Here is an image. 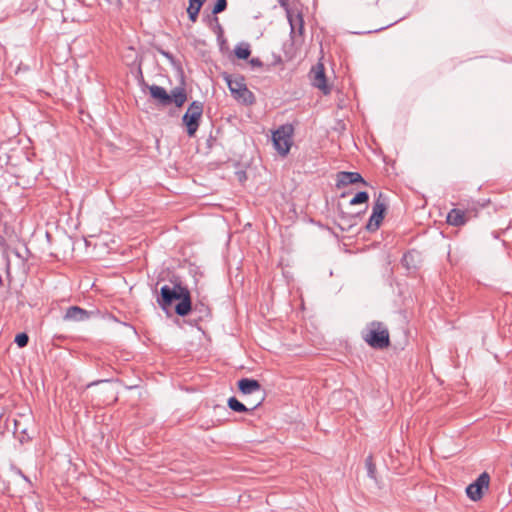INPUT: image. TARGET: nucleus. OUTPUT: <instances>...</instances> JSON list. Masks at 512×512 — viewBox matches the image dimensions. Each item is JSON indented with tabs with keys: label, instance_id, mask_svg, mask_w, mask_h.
I'll return each instance as SVG.
<instances>
[{
	"label": "nucleus",
	"instance_id": "obj_6",
	"mask_svg": "<svg viewBox=\"0 0 512 512\" xmlns=\"http://www.w3.org/2000/svg\"><path fill=\"white\" fill-rule=\"evenodd\" d=\"M241 399L250 407L256 409L265 399V391L262 386H238Z\"/></svg>",
	"mask_w": 512,
	"mask_h": 512
},
{
	"label": "nucleus",
	"instance_id": "obj_26",
	"mask_svg": "<svg viewBox=\"0 0 512 512\" xmlns=\"http://www.w3.org/2000/svg\"><path fill=\"white\" fill-rule=\"evenodd\" d=\"M214 21L216 22V26H217L218 30L221 32V31H222V28H221V25L218 23V18H217V17H215V18H214Z\"/></svg>",
	"mask_w": 512,
	"mask_h": 512
},
{
	"label": "nucleus",
	"instance_id": "obj_7",
	"mask_svg": "<svg viewBox=\"0 0 512 512\" xmlns=\"http://www.w3.org/2000/svg\"><path fill=\"white\" fill-rule=\"evenodd\" d=\"M386 208H387V205H386L385 198L383 197V194L380 193L378 195V197L376 198V200L374 201V204L372 207V214H371V216L368 220V223L366 225V229L369 232H374L379 228V226L384 218V213L386 211Z\"/></svg>",
	"mask_w": 512,
	"mask_h": 512
},
{
	"label": "nucleus",
	"instance_id": "obj_20",
	"mask_svg": "<svg viewBox=\"0 0 512 512\" xmlns=\"http://www.w3.org/2000/svg\"><path fill=\"white\" fill-rule=\"evenodd\" d=\"M227 7V0H217V2L215 3L213 9H212V13L214 15L216 14H219L221 12H223Z\"/></svg>",
	"mask_w": 512,
	"mask_h": 512
},
{
	"label": "nucleus",
	"instance_id": "obj_5",
	"mask_svg": "<svg viewBox=\"0 0 512 512\" xmlns=\"http://www.w3.org/2000/svg\"><path fill=\"white\" fill-rule=\"evenodd\" d=\"M203 113V104L199 101H193L182 117L183 124L186 126L187 134L193 137L198 130Z\"/></svg>",
	"mask_w": 512,
	"mask_h": 512
},
{
	"label": "nucleus",
	"instance_id": "obj_25",
	"mask_svg": "<svg viewBox=\"0 0 512 512\" xmlns=\"http://www.w3.org/2000/svg\"><path fill=\"white\" fill-rule=\"evenodd\" d=\"M105 382H107V380H95V381L90 382L89 384L96 385V384H103Z\"/></svg>",
	"mask_w": 512,
	"mask_h": 512
},
{
	"label": "nucleus",
	"instance_id": "obj_17",
	"mask_svg": "<svg viewBox=\"0 0 512 512\" xmlns=\"http://www.w3.org/2000/svg\"><path fill=\"white\" fill-rule=\"evenodd\" d=\"M234 53L239 59H247L251 54L250 45L248 43H240L236 45Z\"/></svg>",
	"mask_w": 512,
	"mask_h": 512
},
{
	"label": "nucleus",
	"instance_id": "obj_4",
	"mask_svg": "<svg viewBox=\"0 0 512 512\" xmlns=\"http://www.w3.org/2000/svg\"><path fill=\"white\" fill-rule=\"evenodd\" d=\"M294 128L291 124L281 125L272 134V142L275 150L281 155L286 156L293 143Z\"/></svg>",
	"mask_w": 512,
	"mask_h": 512
},
{
	"label": "nucleus",
	"instance_id": "obj_10",
	"mask_svg": "<svg viewBox=\"0 0 512 512\" xmlns=\"http://www.w3.org/2000/svg\"><path fill=\"white\" fill-rule=\"evenodd\" d=\"M287 19L290 24V34L294 39L296 35L302 36L304 33V20L298 11L293 9H287Z\"/></svg>",
	"mask_w": 512,
	"mask_h": 512
},
{
	"label": "nucleus",
	"instance_id": "obj_2",
	"mask_svg": "<svg viewBox=\"0 0 512 512\" xmlns=\"http://www.w3.org/2000/svg\"><path fill=\"white\" fill-rule=\"evenodd\" d=\"M148 89L151 97L161 106H168L174 103L176 107H181L187 100V94L183 87L174 88L171 94L158 85H151Z\"/></svg>",
	"mask_w": 512,
	"mask_h": 512
},
{
	"label": "nucleus",
	"instance_id": "obj_18",
	"mask_svg": "<svg viewBox=\"0 0 512 512\" xmlns=\"http://www.w3.org/2000/svg\"><path fill=\"white\" fill-rule=\"evenodd\" d=\"M369 199V195L365 191L358 192L351 200V205L361 204L367 202Z\"/></svg>",
	"mask_w": 512,
	"mask_h": 512
},
{
	"label": "nucleus",
	"instance_id": "obj_21",
	"mask_svg": "<svg viewBox=\"0 0 512 512\" xmlns=\"http://www.w3.org/2000/svg\"><path fill=\"white\" fill-rule=\"evenodd\" d=\"M29 337L26 333L17 334L15 337V343L20 347H25L28 344Z\"/></svg>",
	"mask_w": 512,
	"mask_h": 512
},
{
	"label": "nucleus",
	"instance_id": "obj_27",
	"mask_svg": "<svg viewBox=\"0 0 512 512\" xmlns=\"http://www.w3.org/2000/svg\"><path fill=\"white\" fill-rule=\"evenodd\" d=\"M163 55H165V56H166V58H169V59H170V58H172V57H171V55H170L169 53L163 52Z\"/></svg>",
	"mask_w": 512,
	"mask_h": 512
},
{
	"label": "nucleus",
	"instance_id": "obj_11",
	"mask_svg": "<svg viewBox=\"0 0 512 512\" xmlns=\"http://www.w3.org/2000/svg\"><path fill=\"white\" fill-rule=\"evenodd\" d=\"M92 314L93 312L79 306H71L66 310L63 319L69 322H84L89 320Z\"/></svg>",
	"mask_w": 512,
	"mask_h": 512
},
{
	"label": "nucleus",
	"instance_id": "obj_24",
	"mask_svg": "<svg viewBox=\"0 0 512 512\" xmlns=\"http://www.w3.org/2000/svg\"><path fill=\"white\" fill-rule=\"evenodd\" d=\"M250 65L252 67H257V68H260L263 66V63L262 61L259 59V58H252L250 61H249Z\"/></svg>",
	"mask_w": 512,
	"mask_h": 512
},
{
	"label": "nucleus",
	"instance_id": "obj_8",
	"mask_svg": "<svg viewBox=\"0 0 512 512\" xmlns=\"http://www.w3.org/2000/svg\"><path fill=\"white\" fill-rule=\"evenodd\" d=\"M490 476L487 472H483L479 477L466 488V494L472 501H478L483 497L484 490H488Z\"/></svg>",
	"mask_w": 512,
	"mask_h": 512
},
{
	"label": "nucleus",
	"instance_id": "obj_28",
	"mask_svg": "<svg viewBox=\"0 0 512 512\" xmlns=\"http://www.w3.org/2000/svg\"><path fill=\"white\" fill-rule=\"evenodd\" d=\"M202 307H203V310L206 312V314H208V308L204 307V306H202Z\"/></svg>",
	"mask_w": 512,
	"mask_h": 512
},
{
	"label": "nucleus",
	"instance_id": "obj_13",
	"mask_svg": "<svg viewBox=\"0 0 512 512\" xmlns=\"http://www.w3.org/2000/svg\"><path fill=\"white\" fill-rule=\"evenodd\" d=\"M365 183L363 177L358 172H339L337 175V186H346L355 183Z\"/></svg>",
	"mask_w": 512,
	"mask_h": 512
},
{
	"label": "nucleus",
	"instance_id": "obj_23",
	"mask_svg": "<svg viewBox=\"0 0 512 512\" xmlns=\"http://www.w3.org/2000/svg\"><path fill=\"white\" fill-rule=\"evenodd\" d=\"M110 6L115 9H120L122 7V0H105Z\"/></svg>",
	"mask_w": 512,
	"mask_h": 512
},
{
	"label": "nucleus",
	"instance_id": "obj_19",
	"mask_svg": "<svg viewBox=\"0 0 512 512\" xmlns=\"http://www.w3.org/2000/svg\"><path fill=\"white\" fill-rule=\"evenodd\" d=\"M365 465H366V468H367V473H368V476L370 478H375V472H376V467H375V464L373 463V457L372 455H369L366 460H365Z\"/></svg>",
	"mask_w": 512,
	"mask_h": 512
},
{
	"label": "nucleus",
	"instance_id": "obj_14",
	"mask_svg": "<svg viewBox=\"0 0 512 512\" xmlns=\"http://www.w3.org/2000/svg\"><path fill=\"white\" fill-rule=\"evenodd\" d=\"M466 221V213L460 209H452L447 215L448 224L453 226H462Z\"/></svg>",
	"mask_w": 512,
	"mask_h": 512
},
{
	"label": "nucleus",
	"instance_id": "obj_12",
	"mask_svg": "<svg viewBox=\"0 0 512 512\" xmlns=\"http://www.w3.org/2000/svg\"><path fill=\"white\" fill-rule=\"evenodd\" d=\"M312 74V84L324 91V93H328L329 90L326 85V77L324 73V67L322 64H317L311 70Z\"/></svg>",
	"mask_w": 512,
	"mask_h": 512
},
{
	"label": "nucleus",
	"instance_id": "obj_16",
	"mask_svg": "<svg viewBox=\"0 0 512 512\" xmlns=\"http://www.w3.org/2000/svg\"><path fill=\"white\" fill-rule=\"evenodd\" d=\"M228 407L237 413H244L251 411L249 405H247L242 399L238 400L236 397H230L227 401Z\"/></svg>",
	"mask_w": 512,
	"mask_h": 512
},
{
	"label": "nucleus",
	"instance_id": "obj_22",
	"mask_svg": "<svg viewBox=\"0 0 512 512\" xmlns=\"http://www.w3.org/2000/svg\"><path fill=\"white\" fill-rule=\"evenodd\" d=\"M236 384H259L258 380L252 378H241L237 380Z\"/></svg>",
	"mask_w": 512,
	"mask_h": 512
},
{
	"label": "nucleus",
	"instance_id": "obj_15",
	"mask_svg": "<svg viewBox=\"0 0 512 512\" xmlns=\"http://www.w3.org/2000/svg\"><path fill=\"white\" fill-rule=\"evenodd\" d=\"M206 0H189L187 13L189 19L194 23L197 20L199 11Z\"/></svg>",
	"mask_w": 512,
	"mask_h": 512
},
{
	"label": "nucleus",
	"instance_id": "obj_9",
	"mask_svg": "<svg viewBox=\"0 0 512 512\" xmlns=\"http://www.w3.org/2000/svg\"><path fill=\"white\" fill-rule=\"evenodd\" d=\"M228 87L234 97L242 100L244 103L253 102V94L247 89L245 84L238 80H228Z\"/></svg>",
	"mask_w": 512,
	"mask_h": 512
},
{
	"label": "nucleus",
	"instance_id": "obj_3",
	"mask_svg": "<svg viewBox=\"0 0 512 512\" xmlns=\"http://www.w3.org/2000/svg\"><path fill=\"white\" fill-rule=\"evenodd\" d=\"M363 339L373 348L383 349L389 345V332L380 322H372L363 334Z\"/></svg>",
	"mask_w": 512,
	"mask_h": 512
},
{
	"label": "nucleus",
	"instance_id": "obj_1",
	"mask_svg": "<svg viewBox=\"0 0 512 512\" xmlns=\"http://www.w3.org/2000/svg\"><path fill=\"white\" fill-rule=\"evenodd\" d=\"M179 302L175 306V312L179 316H186L192 310L190 292L181 285L161 287L160 296L157 298L158 305L165 311L172 306L173 302Z\"/></svg>",
	"mask_w": 512,
	"mask_h": 512
}]
</instances>
